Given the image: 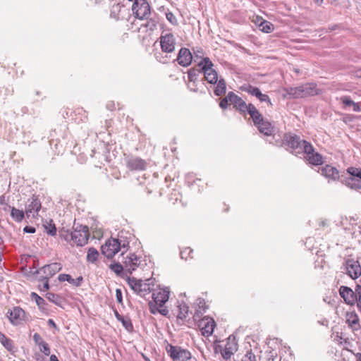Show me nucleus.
I'll return each mask as SVG.
<instances>
[{
    "label": "nucleus",
    "mask_w": 361,
    "mask_h": 361,
    "mask_svg": "<svg viewBox=\"0 0 361 361\" xmlns=\"http://www.w3.org/2000/svg\"><path fill=\"white\" fill-rule=\"evenodd\" d=\"M116 300L119 304L123 305V296H122V291L121 289L117 288L116 290Z\"/></svg>",
    "instance_id": "nucleus-54"
},
{
    "label": "nucleus",
    "mask_w": 361,
    "mask_h": 361,
    "mask_svg": "<svg viewBox=\"0 0 361 361\" xmlns=\"http://www.w3.org/2000/svg\"><path fill=\"white\" fill-rule=\"evenodd\" d=\"M62 267L60 263L58 262H54L49 264L44 265L39 269H37L33 272V274H37L40 271L43 272L44 274V277H47V279H49L54 276L56 273H58L61 269Z\"/></svg>",
    "instance_id": "nucleus-21"
},
{
    "label": "nucleus",
    "mask_w": 361,
    "mask_h": 361,
    "mask_svg": "<svg viewBox=\"0 0 361 361\" xmlns=\"http://www.w3.org/2000/svg\"><path fill=\"white\" fill-rule=\"evenodd\" d=\"M217 85L214 90V94L216 96H221L226 92V82L223 78L219 79L217 81Z\"/></svg>",
    "instance_id": "nucleus-36"
},
{
    "label": "nucleus",
    "mask_w": 361,
    "mask_h": 361,
    "mask_svg": "<svg viewBox=\"0 0 361 361\" xmlns=\"http://www.w3.org/2000/svg\"><path fill=\"white\" fill-rule=\"evenodd\" d=\"M149 308L152 314H156L160 313L163 316H166L169 314V310L165 307H159V304H157L154 300L149 302Z\"/></svg>",
    "instance_id": "nucleus-29"
},
{
    "label": "nucleus",
    "mask_w": 361,
    "mask_h": 361,
    "mask_svg": "<svg viewBox=\"0 0 361 361\" xmlns=\"http://www.w3.org/2000/svg\"><path fill=\"white\" fill-rule=\"evenodd\" d=\"M124 268H125V267H123L119 262H116V263H114V264H111L109 265V269L112 271H114L117 276H121L122 278H123Z\"/></svg>",
    "instance_id": "nucleus-37"
},
{
    "label": "nucleus",
    "mask_w": 361,
    "mask_h": 361,
    "mask_svg": "<svg viewBox=\"0 0 361 361\" xmlns=\"http://www.w3.org/2000/svg\"><path fill=\"white\" fill-rule=\"evenodd\" d=\"M313 1L318 6L322 5V4L323 3V0H313Z\"/></svg>",
    "instance_id": "nucleus-62"
},
{
    "label": "nucleus",
    "mask_w": 361,
    "mask_h": 361,
    "mask_svg": "<svg viewBox=\"0 0 361 361\" xmlns=\"http://www.w3.org/2000/svg\"><path fill=\"white\" fill-rule=\"evenodd\" d=\"M46 298L54 304L61 306L62 300L61 298L59 295L53 293H47L46 294Z\"/></svg>",
    "instance_id": "nucleus-39"
},
{
    "label": "nucleus",
    "mask_w": 361,
    "mask_h": 361,
    "mask_svg": "<svg viewBox=\"0 0 361 361\" xmlns=\"http://www.w3.org/2000/svg\"><path fill=\"white\" fill-rule=\"evenodd\" d=\"M189 312V307L185 305H180L179 306V312L178 314V319H180L182 320L185 319L188 316Z\"/></svg>",
    "instance_id": "nucleus-41"
},
{
    "label": "nucleus",
    "mask_w": 361,
    "mask_h": 361,
    "mask_svg": "<svg viewBox=\"0 0 361 361\" xmlns=\"http://www.w3.org/2000/svg\"><path fill=\"white\" fill-rule=\"evenodd\" d=\"M39 281L42 283L38 285L40 291L44 292L49 289V279L47 277L41 276L39 279Z\"/></svg>",
    "instance_id": "nucleus-40"
},
{
    "label": "nucleus",
    "mask_w": 361,
    "mask_h": 361,
    "mask_svg": "<svg viewBox=\"0 0 361 361\" xmlns=\"http://www.w3.org/2000/svg\"><path fill=\"white\" fill-rule=\"evenodd\" d=\"M346 322L348 325L354 330H358L360 329L359 318L355 312H347Z\"/></svg>",
    "instance_id": "nucleus-27"
},
{
    "label": "nucleus",
    "mask_w": 361,
    "mask_h": 361,
    "mask_svg": "<svg viewBox=\"0 0 361 361\" xmlns=\"http://www.w3.org/2000/svg\"><path fill=\"white\" fill-rule=\"evenodd\" d=\"M192 60V55L190 51L187 48L183 47L179 50L177 57L173 61H177L180 66L187 67L191 64Z\"/></svg>",
    "instance_id": "nucleus-19"
},
{
    "label": "nucleus",
    "mask_w": 361,
    "mask_h": 361,
    "mask_svg": "<svg viewBox=\"0 0 361 361\" xmlns=\"http://www.w3.org/2000/svg\"><path fill=\"white\" fill-rule=\"evenodd\" d=\"M48 325H49V326H51V327H54V328H56V323H55V322H54V321L53 319H49L48 320Z\"/></svg>",
    "instance_id": "nucleus-59"
},
{
    "label": "nucleus",
    "mask_w": 361,
    "mask_h": 361,
    "mask_svg": "<svg viewBox=\"0 0 361 361\" xmlns=\"http://www.w3.org/2000/svg\"><path fill=\"white\" fill-rule=\"evenodd\" d=\"M240 90L252 96H255L261 102H266L268 104V106H272V103L271 102L269 97L266 94L262 93L259 88L254 87L250 84H245L240 87Z\"/></svg>",
    "instance_id": "nucleus-13"
},
{
    "label": "nucleus",
    "mask_w": 361,
    "mask_h": 361,
    "mask_svg": "<svg viewBox=\"0 0 361 361\" xmlns=\"http://www.w3.org/2000/svg\"><path fill=\"white\" fill-rule=\"evenodd\" d=\"M166 350L173 361H189L192 358L190 351L178 345L168 343Z\"/></svg>",
    "instance_id": "nucleus-8"
},
{
    "label": "nucleus",
    "mask_w": 361,
    "mask_h": 361,
    "mask_svg": "<svg viewBox=\"0 0 361 361\" xmlns=\"http://www.w3.org/2000/svg\"><path fill=\"white\" fill-rule=\"evenodd\" d=\"M166 19L172 24V25H177L178 21L176 18V16L173 15V13L171 11H169L166 13Z\"/></svg>",
    "instance_id": "nucleus-47"
},
{
    "label": "nucleus",
    "mask_w": 361,
    "mask_h": 361,
    "mask_svg": "<svg viewBox=\"0 0 361 361\" xmlns=\"http://www.w3.org/2000/svg\"><path fill=\"white\" fill-rule=\"evenodd\" d=\"M320 173L322 176L332 180H340L341 176H339V171L336 168L331 165H326L319 169Z\"/></svg>",
    "instance_id": "nucleus-23"
},
{
    "label": "nucleus",
    "mask_w": 361,
    "mask_h": 361,
    "mask_svg": "<svg viewBox=\"0 0 361 361\" xmlns=\"http://www.w3.org/2000/svg\"><path fill=\"white\" fill-rule=\"evenodd\" d=\"M45 228L47 230V234L54 236L56 235V227L54 224L52 223V220H50V222L48 225L45 226Z\"/></svg>",
    "instance_id": "nucleus-45"
},
{
    "label": "nucleus",
    "mask_w": 361,
    "mask_h": 361,
    "mask_svg": "<svg viewBox=\"0 0 361 361\" xmlns=\"http://www.w3.org/2000/svg\"><path fill=\"white\" fill-rule=\"evenodd\" d=\"M339 294L345 302L349 305H357L358 310L361 312V286L357 285L355 290L350 288L341 286L339 288Z\"/></svg>",
    "instance_id": "nucleus-1"
},
{
    "label": "nucleus",
    "mask_w": 361,
    "mask_h": 361,
    "mask_svg": "<svg viewBox=\"0 0 361 361\" xmlns=\"http://www.w3.org/2000/svg\"><path fill=\"white\" fill-rule=\"evenodd\" d=\"M169 293L170 292L167 289H160L152 293V299L154 302L159 304V307H162L169 300Z\"/></svg>",
    "instance_id": "nucleus-25"
},
{
    "label": "nucleus",
    "mask_w": 361,
    "mask_h": 361,
    "mask_svg": "<svg viewBox=\"0 0 361 361\" xmlns=\"http://www.w3.org/2000/svg\"><path fill=\"white\" fill-rule=\"evenodd\" d=\"M246 113L250 114L255 126H257V124H259L260 122L263 121L264 118L262 115L252 104H248V109Z\"/></svg>",
    "instance_id": "nucleus-26"
},
{
    "label": "nucleus",
    "mask_w": 361,
    "mask_h": 361,
    "mask_svg": "<svg viewBox=\"0 0 361 361\" xmlns=\"http://www.w3.org/2000/svg\"><path fill=\"white\" fill-rule=\"evenodd\" d=\"M243 361H256V357L252 350L247 351Z\"/></svg>",
    "instance_id": "nucleus-49"
},
{
    "label": "nucleus",
    "mask_w": 361,
    "mask_h": 361,
    "mask_svg": "<svg viewBox=\"0 0 361 361\" xmlns=\"http://www.w3.org/2000/svg\"><path fill=\"white\" fill-rule=\"evenodd\" d=\"M345 269L353 279H356L361 275V266L358 261L352 259L346 260Z\"/></svg>",
    "instance_id": "nucleus-20"
},
{
    "label": "nucleus",
    "mask_w": 361,
    "mask_h": 361,
    "mask_svg": "<svg viewBox=\"0 0 361 361\" xmlns=\"http://www.w3.org/2000/svg\"><path fill=\"white\" fill-rule=\"evenodd\" d=\"M256 126L260 133L266 135H270L272 133V127L271 123L265 121L264 119L262 122H260L259 124H257Z\"/></svg>",
    "instance_id": "nucleus-30"
},
{
    "label": "nucleus",
    "mask_w": 361,
    "mask_h": 361,
    "mask_svg": "<svg viewBox=\"0 0 361 361\" xmlns=\"http://www.w3.org/2000/svg\"><path fill=\"white\" fill-rule=\"evenodd\" d=\"M331 4L337 5L342 2L343 0H329Z\"/></svg>",
    "instance_id": "nucleus-60"
},
{
    "label": "nucleus",
    "mask_w": 361,
    "mask_h": 361,
    "mask_svg": "<svg viewBox=\"0 0 361 361\" xmlns=\"http://www.w3.org/2000/svg\"><path fill=\"white\" fill-rule=\"evenodd\" d=\"M132 11L134 16L140 20H147L151 14V7L147 0H135Z\"/></svg>",
    "instance_id": "nucleus-9"
},
{
    "label": "nucleus",
    "mask_w": 361,
    "mask_h": 361,
    "mask_svg": "<svg viewBox=\"0 0 361 361\" xmlns=\"http://www.w3.org/2000/svg\"><path fill=\"white\" fill-rule=\"evenodd\" d=\"M213 63L208 57H204L197 63V66L201 68L204 74V78L210 84H216L218 81V74L212 68Z\"/></svg>",
    "instance_id": "nucleus-6"
},
{
    "label": "nucleus",
    "mask_w": 361,
    "mask_h": 361,
    "mask_svg": "<svg viewBox=\"0 0 361 361\" xmlns=\"http://www.w3.org/2000/svg\"><path fill=\"white\" fill-rule=\"evenodd\" d=\"M99 252L94 247H92L88 249L87 255V261L90 263H94L99 257Z\"/></svg>",
    "instance_id": "nucleus-35"
},
{
    "label": "nucleus",
    "mask_w": 361,
    "mask_h": 361,
    "mask_svg": "<svg viewBox=\"0 0 361 361\" xmlns=\"http://www.w3.org/2000/svg\"><path fill=\"white\" fill-rule=\"evenodd\" d=\"M353 107V111L355 112L360 111V107L358 103L354 102V104L352 106Z\"/></svg>",
    "instance_id": "nucleus-58"
},
{
    "label": "nucleus",
    "mask_w": 361,
    "mask_h": 361,
    "mask_svg": "<svg viewBox=\"0 0 361 361\" xmlns=\"http://www.w3.org/2000/svg\"><path fill=\"white\" fill-rule=\"evenodd\" d=\"M124 160L126 167L130 171H142L147 166L145 160L139 157L129 155Z\"/></svg>",
    "instance_id": "nucleus-14"
},
{
    "label": "nucleus",
    "mask_w": 361,
    "mask_h": 361,
    "mask_svg": "<svg viewBox=\"0 0 361 361\" xmlns=\"http://www.w3.org/2000/svg\"><path fill=\"white\" fill-rule=\"evenodd\" d=\"M259 26L260 30L266 33H269L273 30V25L266 20L262 21Z\"/></svg>",
    "instance_id": "nucleus-42"
},
{
    "label": "nucleus",
    "mask_w": 361,
    "mask_h": 361,
    "mask_svg": "<svg viewBox=\"0 0 361 361\" xmlns=\"http://www.w3.org/2000/svg\"><path fill=\"white\" fill-rule=\"evenodd\" d=\"M158 21L154 18H149L147 19V21L146 24L145 25V27L149 29L151 31H154L157 29Z\"/></svg>",
    "instance_id": "nucleus-44"
},
{
    "label": "nucleus",
    "mask_w": 361,
    "mask_h": 361,
    "mask_svg": "<svg viewBox=\"0 0 361 361\" xmlns=\"http://www.w3.org/2000/svg\"><path fill=\"white\" fill-rule=\"evenodd\" d=\"M200 326H202L201 331L202 335L208 337L213 334L216 324L213 319L204 317L202 319Z\"/></svg>",
    "instance_id": "nucleus-24"
},
{
    "label": "nucleus",
    "mask_w": 361,
    "mask_h": 361,
    "mask_svg": "<svg viewBox=\"0 0 361 361\" xmlns=\"http://www.w3.org/2000/svg\"><path fill=\"white\" fill-rule=\"evenodd\" d=\"M302 154L304 155V160L309 164L319 166L323 164V157L314 150V147L309 142H305Z\"/></svg>",
    "instance_id": "nucleus-7"
},
{
    "label": "nucleus",
    "mask_w": 361,
    "mask_h": 361,
    "mask_svg": "<svg viewBox=\"0 0 361 361\" xmlns=\"http://www.w3.org/2000/svg\"><path fill=\"white\" fill-rule=\"evenodd\" d=\"M230 103L233 105L237 111L241 114L245 115L248 109V104L240 97L233 92H229Z\"/></svg>",
    "instance_id": "nucleus-18"
},
{
    "label": "nucleus",
    "mask_w": 361,
    "mask_h": 361,
    "mask_svg": "<svg viewBox=\"0 0 361 361\" xmlns=\"http://www.w3.org/2000/svg\"><path fill=\"white\" fill-rule=\"evenodd\" d=\"M23 231L27 233H34L36 231V229L35 227L26 226L23 228Z\"/></svg>",
    "instance_id": "nucleus-55"
},
{
    "label": "nucleus",
    "mask_w": 361,
    "mask_h": 361,
    "mask_svg": "<svg viewBox=\"0 0 361 361\" xmlns=\"http://www.w3.org/2000/svg\"><path fill=\"white\" fill-rule=\"evenodd\" d=\"M200 73H202V71H201V68L200 67L192 68L190 70H188V78L189 82L195 83L197 80V77Z\"/></svg>",
    "instance_id": "nucleus-33"
},
{
    "label": "nucleus",
    "mask_w": 361,
    "mask_h": 361,
    "mask_svg": "<svg viewBox=\"0 0 361 361\" xmlns=\"http://www.w3.org/2000/svg\"><path fill=\"white\" fill-rule=\"evenodd\" d=\"M32 338L35 343L37 345L44 341L42 336L38 333L34 334Z\"/></svg>",
    "instance_id": "nucleus-53"
},
{
    "label": "nucleus",
    "mask_w": 361,
    "mask_h": 361,
    "mask_svg": "<svg viewBox=\"0 0 361 361\" xmlns=\"http://www.w3.org/2000/svg\"><path fill=\"white\" fill-rule=\"evenodd\" d=\"M238 350V344L235 337L229 336L227 339L224 348L221 351V355L224 359H230L231 357Z\"/></svg>",
    "instance_id": "nucleus-22"
},
{
    "label": "nucleus",
    "mask_w": 361,
    "mask_h": 361,
    "mask_svg": "<svg viewBox=\"0 0 361 361\" xmlns=\"http://www.w3.org/2000/svg\"><path fill=\"white\" fill-rule=\"evenodd\" d=\"M42 207L41 202L37 195H32L31 198L27 200L25 206V214L27 218L30 216L36 217L38 212Z\"/></svg>",
    "instance_id": "nucleus-15"
},
{
    "label": "nucleus",
    "mask_w": 361,
    "mask_h": 361,
    "mask_svg": "<svg viewBox=\"0 0 361 361\" xmlns=\"http://www.w3.org/2000/svg\"><path fill=\"white\" fill-rule=\"evenodd\" d=\"M121 242L117 238H110L101 247L102 253L107 258H112L120 250Z\"/></svg>",
    "instance_id": "nucleus-12"
},
{
    "label": "nucleus",
    "mask_w": 361,
    "mask_h": 361,
    "mask_svg": "<svg viewBox=\"0 0 361 361\" xmlns=\"http://www.w3.org/2000/svg\"><path fill=\"white\" fill-rule=\"evenodd\" d=\"M50 361H59L58 357L55 355H51L50 356Z\"/></svg>",
    "instance_id": "nucleus-61"
},
{
    "label": "nucleus",
    "mask_w": 361,
    "mask_h": 361,
    "mask_svg": "<svg viewBox=\"0 0 361 361\" xmlns=\"http://www.w3.org/2000/svg\"><path fill=\"white\" fill-rule=\"evenodd\" d=\"M124 255L123 252L121 254L126 271L129 274H132V272L140 265L141 259L134 253L126 255V257Z\"/></svg>",
    "instance_id": "nucleus-16"
},
{
    "label": "nucleus",
    "mask_w": 361,
    "mask_h": 361,
    "mask_svg": "<svg viewBox=\"0 0 361 361\" xmlns=\"http://www.w3.org/2000/svg\"><path fill=\"white\" fill-rule=\"evenodd\" d=\"M228 97H229V92L224 99H222L221 100V102L219 103V106L221 109H226L228 107L229 102H230V99H228Z\"/></svg>",
    "instance_id": "nucleus-48"
},
{
    "label": "nucleus",
    "mask_w": 361,
    "mask_h": 361,
    "mask_svg": "<svg viewBox=\"0 0 361 361\" xmlns=\"http://www.w3.org/2000/svg\"><path fill=\"white\" fill-rule=\"evenodd\" d=\"M159 39L162 52L166 54L174 52L176 43L173 34L163 32Z\"/></svg>",
    "instance_id": "nucleus-11"
},
{
    "label": "nucleus",
    "mask_w": 361,
    "mask_h": 361,
    "mask_svg": "<svg viewBox=\"0 0 361 361\" xmlns=\"http://www.w3.org/2000/svg\"><path fill=\"white\" fill-rule=\"evenodd\" d=\"M25 211L11 207V216L16 222H21L25 216Z\"/></svg>",
    "instance_id": "nucleus-31"
},
{
    "label": "nucleus",
    "mask_w": 361,
    "mask_h": 361,
    "mask_svg": "<svg viewBox=\"0 0 361 361\" xmlns=\"http://www.w3.org/2000/svg\"><path fill=\"white\" fill-rule=\"evenodd\" d=\"M11 207L10 205L7 204H5V207H4V211H7L8 209H11Z\"/></svg>",
    "instance_id": "nucleus-63"
},
{
    "label": "nucleus",
    "mask_w": 361,
    "mask_h": 361,
    "mask_svg": "<svg viewBox=\"0 0 361 361\" xmlns=\"http://www.w3.org/2000/svg\"><path fill=\"white\" fill-rule=\"evenodd\" d=\"M192 250L188 247H185L183 250H180V255L181 259H184L185 260H188V259H192V257L191 256V254L192 253Z\"/></svg>",
    "instance_id": "nucleus-43"
},
{
    "label": "nucleus",
    "mask_w": 361,
    "mask_h": 361,
    "mask_svg": "<svg viewBox=\"0 0 361 361\" xmlns=\"http://www.w3.org/2000/svg\"><path fill=\"white\" fill-rule=\"evenodd\" d=\"M83 281V278L82 276H78V278L76 279H71L70 283L76 286V287H78L81 285L82 282Z\"/></svg>",
    "instance_id": "nucleus-52"
},
{
    "label": "nucleus",
    "mask_w": 361,
    "mask_h": 361,
    "mask_svg": "<svg viewBox=\"0 0 361 361\" xmlns=\"http://www.w3.org/2000/svg\"><path fill=\"white\" fill-rule=\"evenodd\" d=\"M73 229L71 245L83 246L87 244L90 236L88 227L75 221Z\"/></svg>",
    "instance_id": "nucleus-5"
},
{
    "label": "nucleus",
    "mask_w": 361,
    "mask_h": 361,
    "mask_svg": "<svg viewBox=\"0 0 361 361\" xmlns=\"http://www.w3.org/2000/svg\"><path fill=\"white\" fill-rule=\"evenodd\" d=\"M358 355L357 361H361V354L359 353Z\"/></svg>",
    "instance_id": "nucleus-64"
},
{
    "label": "nucleus",
    "mask_w": 361,
    "mask_h": 361,
    "mask_svg": "<svg viewBox=\"0 0 361 361\" xmlns=\"http://www.w3.org/2000/svg\"><path fill=\"white\" fill-rule=\"evenodd\" d=\"M0 343L10 353H14L16 352V347L14 345L13 341L6 337V335L2 333H0Z\"/></svg>",
    "instance_id": "nucleus-28"
},
{
    "label": "nucleus",
    "mask_w": 361,
    "mask_h": 361,
    "mask_svg": "<svg viewBox=\"0 0 361 361\" xmlns=\"http://www.w3.org/2000/svg\"><path fill=\"white\" fill-rule=\"evenodd\" d=\"M286 92L293 98H302L318 94L315 83H306L295 87H288Z\"/></svg>",
    "instance_id": "nucleus-3"
},
{
    "label": "nucleus",
    "mask_w": 361,
    "mask_h": 361,
    "mask_svg": "<svg viewBox=\"0 0 361 361\" xmlns=\"http://www.w3.org/2000/svg\"><path fill=\"white\" fill-rule=\"evenodd\" d=\"M306 140H301L300 137L293 133H286L283 135V140L279 144V146L286 145L290 148V153L298 156L302 154L303 146Z\"/></svg>",
    "instance_id": "nucleus-2"
},
{
    "label": "nucleus",
    "mask_w": 361,
    "mask_h": 361,
    "mask_svg": "<svg viewBox=\"0 0 361 361\" xmlns=\"http://www.w3.org/2000/svg\"><path fill=\"white\" fill-rule=\"evenodd\" d=\"M158 57L157 56V60L162 63H167L170 59V56H169L167 54L164 56H161L159 59Z\"/></svg>",
    "instance_id": "nucleus-56"
},
{
    "label": "nucleus",
    "mask_w": 361,
    "mask_h": 361,
    "mask_svg": "<svg viewBox=\"0 0 361 361\" xmlns=\"http://www.w3.org/2000/svg\"><path fill=\"white\" fill-rule=\"evenodd\" d=\"M59 237L71 245L72 243V231H69V230L65 229L64 228H61L59 231Z\"/></svg>",
    "instance_id": "nucleus-38"
},
{
    "label": "nucleus",
    "mask_w": 361,
    "mask_h": 361,
    "mask_svg": "<svg viewBox=\"0 0 361 361\" xmlns=\"http://www.w3.org/2000/svg\"><path fill=\"white\" fill-rule=\"evenodd\" d=\"M39 348L42 353H43L45 355H49L50 354V348L47 343L44 341L41 343L39 345Z\"/></svg>",
    "instance_id": "nucleus-46"
},
{
    "label": "nucleus",
    "mask_w": 361,
    "mask_h": 361,
    "mask_svg": "<svg viewBox=\"0 0 361 361\" xmlns=\"http://www.w3.org/2000/svg\"><path fill=\"white\" fill-rule=\"evenodd\" d=\"M353 74L355 78H361V68L354 71Z\"/></svg>",
    "instance_id": "nucleus-57"
},
{
    "label": "nucleus",
    "mask_w": 361,
    "mask_h": 361,
    "mask_svg": "<svg viewBox=\"0 0 361 361\" xmlns=\"http://www.w3.org/2000/svg\"><path fill=\"white\" fill-rule=\"evenodd\" d=\"M341 100L343 104L348 106H353L354 102L349 97L344 96L341 98Z\"/></svg>",
    "instance_id": "nucleus-50"
},
{
    "label": "nucleus",
    "mask_w": 361,
    "mask_h": 361,
    "mask_svg": "<svg viewBox=\"0 0 361 361\" xmlns=\"http://www.w3.org/2000/svg\"><path fill=\"white\" fill-rule=\"evenodd\" d=\"M346 171L350 176H341V182L351 189H361V169L349 167Z\"/></svg>",
    "instance_id": "nucleus-4"
},
{
    "label": "nucleus",
    "mask_w": 361,
    "mask_h": 361,
    "mask_svg": "<svg viewBox=\"0 0 361 361\" xmlns=\"http://www.w3.org/2000/svg\"><path fill=\"white\" fill-rule=\"evenodd\" d=\"M115 316L118 321L121 322L123 326L127 331H130L133 330V326L130 319H125L123 316L119 314L116 310L115 311Z\"/></svg>",
    "instance_id": "nucleus-34"
},
{
    "label": "nucleus",
    "mask_w": 361,
    "mask_h": 361,
    "mask_svg": "<svg viewBox=\"0 0 361 361\" xmlns=\"http://www.w3.org/2000/svg\"><path fill=\"white\" fill-rule=\"evenodd\" d=\"M8 314L11 323L16 326L27 320L25 312L20 307H13Z\"/></svg>",
    "instance_id": "nucleus-17"
},
{
    "label": "nucleus",
    "mask_w": 361,
    "mask_h": 361,
    "mask_svg": "<svg viewBox=\"0 0 361 361\" xmlns=\"http://www.w3.org/2000/svg\"><path fill=\"white\" fill-rule=\"evenodd\" d=\"M149 280L143 281L133 277H127V282L133 291L140 296H145L151 291L150 284L147 283Z\"/></svg>",
    "instance_id": "nucleus-10"
},
{
    "label": "nucleus",
    "mask_w": 361,
    "mask_h": 361,
    "mask_svg": "<svg viewBox=\"0 0 361 361\" xmlns=\"http://www.w3.org/2000/svg\"><path fill=\"white\" fill-rule=\"evenodd\" d=\"M30 297L32 300H35L37 305L41 310H46L47 305V303L46 302L45 300L40 297L39 295H37L36 293L32 292L30 295Z\"/></svg>",
    "instance_id": "nucleus-32"
},
{
    "label": "nucleus",
    "mask_w": 361,
    "mask_h": 361,
    "mask_svg": "<svg viewBox=\"0 0 361 361\" xmlns=\"http://www.w3.org/2000/svg\"><path fill=\"white\" fill-rule=\"evenodd\" d=\"M58 279L59 281H68V283H70L72 279V277L69 274H61L59 275Z\"/></svg>",
    "instance_id": "nucleus-51"
}]
</instances>
